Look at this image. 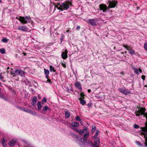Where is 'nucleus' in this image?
<instances>
[{
    "label": "nucleus",
    "instance_id": "nucleus-55",
    "mask_svg": "<svg viewBox=\"0 0 147 147\" xmlns=\"http://www.w3.org/2000/svg\"><path fill=\"white\" fill-rule=\"evenodd\" d=\"M88 93H90L91 92V90L90 89H88Z\"/></svg>",
    "mask_w": 147,
    "mask_h": 147
},
{
    "label": "nucleus",
    "instance_id": "nucleus-48",
    "mask_svg": "<svg viewBox=\"0 0 147 147\" xmlns=\"http://www.w3.org/2000/svg\"><path fill=\"white\" fill-rule=\"evenodd\" d=\"M145 76L144 75L142 76V78L143 80H145Z\"/></svg>",
    "mask_w": 147,
    "mask_h": 147
},
{
    "label": "nucleus",
    "instance_id": "nucleus-8",
    "mask_svg": "<svg viewBox=\"0 0 147 147\" xmlns=\"http://www.w3.org/2000/svg\"><path fill=\"white\" fill-rule=\"evenodd\" d=\"M15 73L17 76L19 75L21 76H22L24 74V72L20 69H17L15 71Z\"/></svg>",
    "mask_w": 147,
    "mask_h": 147
},
{
    "label": "nucleus",
    "instance_id": "nucleus-45",
    "mask_svg": "<svg viewBox=\"0 0 147 147\" xmlns=\"http://www.w3.org/2000/svg\"><path fill=\"white\" fill-rule=\"evenodd\" d=\"M87 106L88 107H92V104L91 103H89L87 104Z\"/></svg>",
    "mask_w": 147,
    "mask_h": 147
},
{
    "label": "nucleus",
    "instance_id": "nucleus-53",
    "mask_svg": "<svg viewBox=\"0 0 147 147\" xmlns=\"http://www.w3.org/2000/svg\"><path fill=\"white\" fill-rule=\"evenodd\" d=\"M60 5V3H58V5H55V9H54L55 10V9H56V8H57V7H58V6L59 5Z\"/></svg>",
    "mask_w": 147,
    "mask_h": 147
},
{
    "label": "nucleus",
    "instance_id": "nucleus-3",
    "mask_svg": "<svg viewBox=\"0 0 147 147\" xmlns=\"http://www.w3.org/2000/svg\"><path fill=\"white\" fill-rule=\"evenodd\" d=\"M71 3L69 1L65 3H62L60 5L61 7L63 10H67L69 7V6H71Z\"/></svg>",
    "mask_w": 147,
    "mask_h": 147
},
{
    "label": "nucleus",
    "instance_id": "nucleus-44",
    "mask_svg": "<svg viewBox=\"0 0 147 147\" xmlns=\"http://www.w3.org/2000/svg\"><path fill=\"white\" fill-rule=\"evenodd\" d=\"M57 8L58 9L61 10V11H63V9L61 7H57Z\"/></svg>",
    "mask_w": 147,
    "mask_h": 147
},
{
    "label": "nucleus",
    "instance_id": "nucleus-28",
    "mask_svg": "<svg viewBox=\"0 0 147 147\" xmlns=\"http://www.w3.org/2000/svg\"><path fill=\"white\" fill-rule=\"evenodd\" d=\"M6 141L4 138H3L2 140L3 145V146L5 147L6 146V144L5 143Z\"/></svg>",
    "mask_w": 147,
    "mask_h": 147
},
{
    "label": "nucleus",
    "instance_id": "nucleus-6",
    "mask_svg": "<svg viewBox=\"0 0 147 147\" xmlns=\"http://www.w3.org/2000/svg\"><path fill=\"white\" fill-rule=\"evenodd\" d=\"M107 7L106 5L100 4L99 5L100 10H102L103 12H106L107 9Z\"/></svg>",
    "mask_w": 147,
    "mask_h": 147
},
{
    "label": "nucleus",
    "instance_id": "nucleus-50",
    "mask_svg": "<svg viewBox=\"0 0 147 147\" xmlns=\"http://www.w3.org/2000/svg\"><path fill=\"white\" fill-rule=\"evenodd\" d=\"M123 47H124L125 48H126L127 50V49H129L128 48L127 46L126 45H123Z\"/></svg>",
    "mask_w": 147,
    "mask_h": 147
},
{
    "label": "nucleus",
    "instance_id": "nucleus-36",
    "mask_svg": "<svg viewBox=\"0 0 147 147\" xmlns=\"http://www.w3.org/2000/svg\"><path fill=\"white\" fill-rule=\"evenodd\" d=\"M134 127L135 128L138 129L139 128V126L135 124L134 126Z\"/></svg>",
    "mask_w": 147,
    "mask_h": 147
},
{
    "label": "nucleus",
    "instance_id": "nucleus-9",
    "mask_svg": "<svg viewBox=\"0 0 147 147\" xmlns=\"http://www.w3.org/2000/svg\"><path fill=\"white\" fill-rule=\"evenodd\" d=\"M18 29L23 31L26 32L28 30V28L25 26H21L18 27Z\"/></svg>",
    "mask_w": 147,
    "mask_h": 147
},
{
    "label": "nucleus",
    "instance_id": "nucleus-2",
    "mask_svg": "<svg viewBox=\"0 0 147 147\" xmlns=\"http://www.w3.org/2000/svg\"><path fill=\"white\" fill-rule=\"evenodd\" d=\"M30 16H25V17L20 16L18 20L23 24H26L27 22H30L31 20Z\"/></svg>",
    "mask_w": 147,
    "mask_h": 147
},
{
    "label": "nucleus",
    "instance_id": "nucleus-19",
    "mask_svg": "<svg viewBox=\"0 0 147 147\" xmlns=\"http://www.w3.org/2000/svg\"><path fill=\"white\" fill-rule=\"evenodd\" d=\"M71 125L75 127H78L79 126V124L77 122L72 123Z\"/></svg>",
    "mask_w": 147,
    "mask_h": 147
},
{
    "label": "nucleus",
    "instance_id": "nucleus-46",
    "mask_svg": "<svg viewBox=\"0 0 147 147\" xmlns=\"http://www.w3.org/2000/svg\"><path fill=\"white\" fill-rule=\"evenodd\" d=\"M61 65L64 68H65L66 67V65L64 63H61Z\"/></svg>",
    "mask_w": 147,
    "mask_h": 147
},
{
    "label": "nucleus",
    "instance_id": "nucleus-1",
    "mask_svg": "<svg viewBox=\"0 0 147 147\" xmlns=\"http://www.w3.org/2000/svg\"><path fill=\"white\" fill-rule=\"evenodd\" d=\"M89 135V132L86 133L84 135L83 138H82L80 136V139L78 140L80 142L82 143L84 145L91 147L92 146V143L90 141L86 139L88 138Z\"/></svg>",
    "mask_w": 147,
    "mask_h": 147
},
{
    "label": "nucleus",
    "instance_id": "nucleus-49",
    "mask_svg": "<svg viewBox=\"0 0 147 147\" xmlns=\"http://www.w3.org/2000/svg\"><path fill=\"white\" fill-rule=\"evenodd\" d=\"M47 81L48 82L50 83V84H51L52 83V82H51V80H50L49 79H47Z\"/></svg>",
    "mask_w": 147,
    "mask_h": 147
},
{
    "label": "nucleus",
    "instance_id": "nucleus-40",
    "mask_svg": "<svg viewBox=\"0 0 147 147\" xmlns=\"http://www.w3.org/2000/svg\"><path fill=\"white\" fill-rule=\"evenodd\" d=\"M137 144L139 146H142V144H141L140 142H139V141L136 142Z\"/></svg>",
    "mask_w": 147,
    "mask_h": 147
},
{
    "label": "nucleus",
    "instance_id": "nucleus-39",
    "mask_svg": "<svg viewBox=\"0 0 147 147\" xmlns=\"http://www.w3.org/2000/svg\"><path fill=\"white\" fill-rule=\"evenodd\" d=\"M92 146H93V147H98L99 144H92Z\"/></svg>",
    "mask_w": 147,
    "mask_h": 147
},
{
    "label": "nucleus",
    "instance_id": "nucleus-52",
    "mask_svg": "<svg viewBox=\"0 0 147 147\" xmlns=\"http://www.w3.org/2000/svg\"><path fill=\"white\" fill-rule=\"evenodd\" d=\"M46 78L47 79H49V74H47V75H45Z\"/></svg>",
    "mask_w": 147,
    "mask_h": 147
},
{
    "label": "nucleus",
    "instance_id": "nucleus-31",
    "mask_svg": "<svg viewBox=\"0 0 147 147\" xmlns=\"http://www.w3.org/2000/svg\"><path fill=\"white\" fill-rule=\"evenodd\" d=\"M133 69L134 70V73L136 74H138V69L135 68H134Z\"/></svg>",
    "mask_w": 147,
    "mask_h": 147
},
{
    "label": "nucleus",
    "instance_id": "nucleus-25",
    "mask_svg": "<svg viewBox=\"0 0 147 147\" xmlns=\"http://www.w3.org/2000/svg\"><path fill=\"white\" fill-rule=\"evenodd\" d=\"M44 72L45 75L49 74V71L48 69H46L45 68L44 69Z\"/></svg>",
    "mask_w": 147,
    "mask_h": 147
},
{
    "label": "nucleus",
    "instance_id": "nucleus-54",
    "mask_svg": "<svg viewBox=\"0 0 147 147\" xmlns=\"http://www.w3.org/2000/svg\"><path fill=\"white\" fill-rule=\"evenodd\" d=\"M0 98H2L3 99H4L3 96L0 95Z\"/></svg>",
    "mask_w": 147,
    "mask_h": 147
},
{
    "label": "nucleus",
    "instance_id": "nucleus-34",
    "mask_svg": "<svg viewBox=\"0 0 147 147\" xmlns=\"http://www.w3.org/2000/svg\"><path fill=\"white\" fill-rule=\"evenodd\" d=\"M10 74L13 77H14L16 76V74L15 73H14L12 72H11L10 73Z\"/></svg>",
    "mask_w": 147,
    "mask_h": 147
},
{
    "label": "nucleus",
    "instance_id": "nucleus-59",
    "mask_svg": "<svg viewBox=\"0 0 147 147\" xmlns=\"http://www.w3.org/2000/svg\"><path fill=\"white\" fill-rule=\"evenodd\" d=\"M18 108L19 109H21V108H22V107H18Z\"/></svg>",
    "mask_w": 147,
    "mask_h": 147
},
{
    "label": "nucleus",
    "instance_id": "nucleus-29",
    "mask_svg": "<svg viewBox=\"0 0 147 147\" xmlns=\"http://www.w3.org/2000/svg\"><path fill=\"white\" fill-rule=\"evenodd\" d=\"M8 40H9L8 39H7L6 38H3L2 39L1 41H2V42H3L6 43L8 42Z\"/></svg>",
    "mask_w": 147,
    "mask_h": 147
},
{
    "label": "nucleus",
    "instance_id": "nucleus-35",
    "mask_svg": "<svg viewBox=\"0 0 147 147\" xmlns=\"http://www.w3.org/2000/svg\"><path fill=\"white\" fill-rule=\"evenodd\" d=\"M144 46L145 50L147 51V44L146 42L144 44Z\"/></svg>",
    "mask_w": 147,
    "mask_h": 147
},
{
    "label": "nucleus",
    "instance_id": "nucleus-7",
    "mask_svg": "<svg viewBox=\"0 0 147 147\" xmlns=\"http://www.w3.org/2000/svg\"><path fill=\"white\" fill-rule=\"evenodd\" d=\"M87 131V128L86 127H84V129L81 130H78L76 129V132L81 135H82L85 132Z\"/></svg>",
    "mask_w": 147,
    "mask_h": 147
},
{
    "label": "nucleus",
    "instance_id": "nucleus-38",
    "mask_svg": "<svg viewBox=\"0 0 147 147\" xmlns=\"http://www.w3.org/2000/svg\"><path fill=\"white\" fill-rule=\"evenodd\" d=\"M64 38V36L63 34H61V38H60V40H61V42H62V41H63Z\"/></svg>",
    "mask_w": 147,
    "mask_h": 147
},
{
    "label": "nucleus",
    "instance_id": "nucleus-20",
    "mask_svg": "<svg viewBox=\"0 0 147 147\" xmlns=\"http://www.w3.org/2000/svg\"><path fill=\"white\" fill-rule=\"evenodd\" d=\"M94 142L96 144H100V140L98 138H95L94 139Z\"/></svg>",
    "mask_w": 147,
    "mask_h": 147
},
{
    "label": "nucleus",
    "instance_id": "nucleus-51",
    "mask_svg": "<svg viewBox=\"0 0 147 147\" xmlns=\"http://www.w3.org/2000/svg\"><path fill=\"white\" fill-rule=\"evenodd\" d=\"M80 26H78L77 28H76V29L77 30H78L79 29H80Z\"/></svg>",
    "mask_w": 147,
    "mask_h": 147
},
{
    "label": "nucleus",
    "instance_id": "nucleus-21",
    "mask_svg": "<svg viewBox=\"0 0 147 147\" xmlns=\"http://www.w3.org/2000/svg\"><path fill=\"white\" fill-rule=\"evenodd\" d=\"M131 92L128 89H125L123 94L125 95H127L129 94Z\"/></svg>",
    "mask_w": 147,
    "mask_h": 147
},
{
    "label": "nucleus",
    "instance_id": "nucleus-14",
    "mask_svg": "<svg viewBox=\"0 0 147 147\" xmlns=\"http://www.w3.org/2000/svg\"><path fill=\"white\" fill-rule=\"evenodd\" d=\"M71 136L74 138H75V139H76V140H79V139H80V136L77 135L76 134H71Z\"/></svg>",
    "mask_w": 147,
    "mask_h": 147
},
{
    "label": "nucleus",
    "instance_id": "nucleus-16",
    "mask_svg": "<svg viewBox=\"0 0 147 147\" xmlns=\"http://www.w3.org/2000/svg\"><path fill=\"white\" fill-rule=\"evenodd\" d=\"M49 109V108L48 106H46L44 107L42 109V113L43 114L45 113Z\"/></svg>",
    "mask_w": 147,
    "mask_h": 147
},
{
    "label": "nucleus",
    "instance_id": "nucleus-43",
    "mask_svg": "<svg viewBox=\"0 0 147 147\" xmlns=\"http://www.w3.org/2000/svg\"><path fill=\"white\" fill-rule=\"evenodd\" d=\"M42 101L43 102H46L47 101V99L45 97L43 98Z\"/></svg>",
    "mask_w": 147,
    "mask_h": 147
},
{
    "label": "nucleus",
    "instance_id": "nucleus-42",
    "mask_svg": "<svg viewBox=\"0 0 147 147\" xmlns=\"http://www.w3.org/2000/svg\"><path fill=\"white\" fill-rule=\"evenodd\" d=\"M76 120L77 121H81V119H80L79 116H78L77 117H76Z\"/></svg>",
    "mask_w": 147,
    "mask_h": 147
},
{
    "label": "nucleus",
    "instance_id": "nucleus-22",
    "mask_svg": "<svg viewBox=\"0 0 147 147\" xmlns=\"http://www.w3.org/2000/svg\"><path fill=\"white\" fill-rule=\"evenodd\" d=\"M38 109L39 110H40L42 107V106L41 105V103L40 102H38L37 103Z\"/></svg>",
    "mask_w": 147,
    "mask_h": 147
},
{
    "label": "nucleus",
    "instance_id": "nucleus-58",
    "mask_svg": "<svg viewBox=\"0 0 147 147\" xmlns=\"http://www.w3.org/2000/svg\"><path fill=\"white\" fill-rule=\"evenodd\" d=\"M23 54H24V56H25L26 55L27 53L24 52L23 53Z\"/></svg>",
    "mask_w": 147,
    "mask_h": 147
},
{
    "label": "nucleus",
    "instance_id": "nucleus-41",
    "mask_svg": "<svg viewBox=\"0 0 147 147\" xmlns=\"http://www.w3.org/2000/svg\"><path fill=\"white\" fill-rule=\"evenodd\" d=\"M27 109V108H26L24 107H22V108H21V110L23 111L26 112Z\"/></svg>",
    "mask_w": 147,
    "mask_h": 147
},
{
    "label": "nucleus",
    "instance_id": "nucleus-17",
    "mask_svg": "<svg viewBox=\"0 0 147 147\" xmlns=\"http://www.w3.org/2000/svg\"><path fill=\"white\" fill-rule=\"evenodd\" d=\"M84 99L82 98H80L79 99V100L80 101V103L83 105H84L86 103V102L85 100H84Z\"/></svg>",
    "mask_w": 147,
    "mask_h": 147
},
{
    "label": "nucleus",
    "instance_id": "nucleus-30",
    "mask_svg": "<svg viewBox=\"0 0 147 147\" xmlns=\"http://www.w3.org/2000/svg\"><path fill=\"white\" fill-rule=\"evenodd\" d=\"M125 89L122 88H119L118 89V90L120 92L123 94Z\"/></svg>",
    "mask_w": 147,
    "mask_h": 147
},
{
    "label": "nucleus",
    "instance_id": "nucleus-23",
    "mask_svg": "<svg viewBox=\"0 0 147 147\" xmlns=\"http://www.w3.org/2000/svg\"><path fill=\"white\" fill-rule=\"evenodd\" d=\"M65 115L66 117L67 118H68L70 117V113L68 112L65 111Z\"/></svg>",
    "mask_w": 147,
    "mask_h": 147
},
{
    "label": "nucleus",
    "instance_id": "nucleus-27",
    "mask_svg": "<svg viewBox=\"0 0 147 147\" xmlns=\"http://www.w3.org/2000/svg\"><path fill=\"white\" fill-rule=\"evenodd\" d=\"M0 79L3 82H5L6 81V80L4 79V77L3 76H1V74L0 75Z\"/></svg>",
    "mask_w": 147,
    "mask_h": 147
},
{
    "label": "nucleus",
    "instance_id": "nucleus-64",
    "mask_svg": "<svg viewBox=\"0 0 147 147\" xmlns=\"http://www.w3.org/2000/svg\"><path fill=\"white\" fill-rule=\"evenodd\" d=\"M9 69V67H8L7 68V69Z\"/></svg>",
    "mask_w": 147,
    "mask_h": 147
},
{
    "label": "nucleus",
    "instance_id": "nucleus-18",
    "mask_svg": "<svg viewBox=\"0 0 147 147\" xmlns=\"http://www.w3.org/2000/svg\"><path fill=\"white\" fill-rule=\"evenodd\" d=\"M127 50L129 51V53L131 55H135V53L134 51L132 49H127Z\"/></svg>",
    "mask_w": 147,
    "mask_h": 147
},
{
    "label": "nucleus",
    "instance_id": "nucleus-56",
    "mask_svg": "<svg viewBox=\"0 0 147 147\" xmlns=\"http://www.w3.org/2000/svg\"><path fill=\"white\" fill-rule=\"evenodd\" d=\"M72 129L75 130L76 131V129H77L76 128H74L73 127L72 128Z\"/></svg>",
    "mask_w": 147,
    "mask_h": 147
},
{
    "label": "nucleus",
    "instance_id": "nucleus-5",
    "mask_svg": "<svg viewBox=\"0 0 147 147\" xmlns=\"http://www.w3.org/2000/svg\"><path fill=\"white\" fill-rule=\"evenodd\" d=\"M108 2L109 3L108 7L109 8H114L117 3V1H108Z\"/></svg>",
    "mask_w": 147,
    "mask_h": 147
},
{
    "label": "nucleus",
    "instance_id": "nucleus-37",
    "mask_svg": "<svg viewBox=\"0 0 147 147\" xmlns=\"http://www.w3.org/2000/svg\"><path fill=\"white\" fill-rule=\"evenodd\" d=\"M80 95L82 97V98H84V96H85L84 94L83 93H80Z\"/></svg>",
    "mask_w": 147,
    "mask_h": 147
},
{
    "label": "nucleus",
    "instance_id": "nucleus-11",
    "mask_svg": "<svg viewBox=\"0 0 147 147\" xmlns=\"http://www.w3.org/2000/svg\"><path fill=\"white\" fill-rule=\"evenodd\" d=\"M68 52L66 50H65L64 52L62 53L61 56L63 59H65L67 57Z\"/></svg>",
    "mask_w": 147,
    "mask_h": 147
},
{
    "label": "nucleus",
    "instance_id": "nucleus-15",
    "mask_svg": "<svg viewBox=\"0 0 147 147\" xmlns=\"http://www.w3.org/2000/svg\"><path fill=\"white\" fill-rule=\"evenodd\" d=\"M26 112L28 113H29L34 115H36V114L35 112H33L32 110L28 109H27Z\"/></svg>",
    "mask_w": 147,
    "mask_h": 147
},
{
    "label": "nucleus",
    "instance_id": "nucleus-26",
    "mask_svg": "<svg viewBox=\"0 0 147 147\" xmlns=\"http://www.w3.org/2000/svg\"><path fill=\"white\" fill-rule=\"evenodd\" d=\"M5 50L4 48L0 49V52L2 54H4L5 53Z\"/></svg>",
    "mask_w": 147,
    "mask_h": 147
},
{
    "label": "nucleus",
    "instance_id": "nucleus-24",
    "mask_svg": "<svg viewBox=\"0 0 147 147\" xmlns=\"http://www.w3.org/2000/svg\"><path fill=\"white\" fill-rule=\"evenodd\" d=\"M50 70L51 71H53L55 72L56 71V70L55 69L54 67H53L52 65H50Z\"/></svg>",
    "mask_w": 147,
    "mask_h": 147
},
{
    "label": "nucleus",
    "instance_id": "nucleus-32",
    "mask_svg": "<svg viewBox=\"0 0 147 147\" xmlns=\"http://www.w3.org/2000/svg\"><path fill=\"white\" fill-rule=\"evenodd\" d=\"M96 127L95 126H92L91 129V131L92 133H94L96 130Z\"/></svg>",
    "mask_w": 147,
    "mask_h": 147
},
{
    "label": "nucleus",
    "instance_id": "nucleus-10",
    "mask_svg": "<svg viewBox=\"0 0 147 147\" xmlns=\"http://www.w3.org/2000/svg\"><path fill=\"white\" fill-rule=\"evenodd\" d=\"M17 142L16 140H12L9 142L8 144L10 146H13L16 144Z\"/></svg>",
    "mask_w": 147,
    "mask_h": 147
},
{
    "label": "nucleus",
    "instance_id": "nucleus-33",
    "mask_svg": "<svg viewBox=\"0 0 147 147\" xmlns=\"http://www.w3.org/2000/svg\"><path fill=\"white\" fill-rule=\"evenodd\" d=\"M99 131H98L97 130L95 133V135L94 136V138H96L97 137V136L99 134Z\"/></svg>",
    "mask_w": 147,
    "mask_h": 147
},
{
    "label": "nucleus",
    "instance_id": "nucleus-47",
    "mask_svg": "<svg viewBox=\"0 0 147 147\" xmlns=\"http://www.w3.org/2000/svg\"><path fill=\"white\" fill-rule=\"evenodd\" d=\"M145 138V141L146 142H145V146H147V139H146V138Z\"/></svg>",
    "mask_w": 147,
    "mask_h": 147
},
{
    "label": "nucleus",
    "instance_id": "nucleus-63",
    "mask_svg": "<svg viewBox=\"0 0 147 147\" xmlns=\"http://www.w3.org/2000/svg\"><path fill=\"white\" fill-rule=\"evenodd\" d=\"M125 53H127V51H125Z\"/></svg>",
    "mask_w": 147,
    "mask_h": 147
},
{
    "label": "nucleus",
    "instance_id": "nucleus-61",
    "mask_svg": "<svg viewBox=\"0 0 147 147\" xmlns=\"http://www.w3.org/2000/svg\"><path fill=\"white\" fill-rule=\"evenodd\" d=\"M1 86V83L0 82V86Z\"/></svg>",
    "mask_w": 147,
    "mask_h": 147
},
{
    "label": "nucleus",
    "instance_id": "nucleus-60",
    "mask_svg": "<svg viewBox=\"0 0 147 147\" xmlns=\"http://www.w3.org/2000/svg\"><path fill=\"white\" fill-rule=\"evenodd\" d=\"M69 31V30H68L67 31V32H68Z\"/></svg>",
    "mask_w": 147,
    "mask_h": 147
},
{
    "label": "nucleus",
    "instance_id": "nucleus-13",
    "mask_svg": "<svg viewBox=\"0 0 147 147\" xmlns=\"http://www.w3.org/2000/svg\"><path fill=\"white\" fill-rule=\"evenodd\" d=\"M37 97L36 96H34L33 99L32 100V101L31 103V104L33 106L35 105L37 102Z\"/></svg>",
    "mask_w": 147,
    "mask_h": 147
},
{
    "label": "nucleus",
    "instance_id": "nucleus-12",
    "mask_svg": "<svg viewBox=\"0 0 147 147\" xmlns=\"http://www.w3.org/2000/svg\"><path fill=\"white\" fill-rule=\"evenodd\" d=\"M75 86L78 89L80 90H81L82 89L81 84L79 82H76L75 83Z\"/></svg>",
    "mask_w": 147,
    "mask_h": 147
},
{
    "label": "nucleus",
    "instance_id": "nucleus-57",
    "mask_svg": "<svg viewBox=\"0 0 147 147\" xmlns=\"http://www.w3.org/2000/svg\"><path fill=\"white\" fill-rule=\"evenodd\" d=\"M139 71L141 73L142 72V69L140 68H139Z\"/></svg>",
    "mask_w": 147,
    "mask_h": 147
},
{
    "label": "nucleus",
    "instance_id": "nucleus-4",
    "mask_svg": "<svg viewBox=\"0 0 147 147\" xmlns=\"http://www.w3.org/2000/svg\"><path fill=\"white\" fill-rule=\"evenodd\" d=\"M98 20L97 18L90 19L88 20V24L93 26H96Z\"/></svg>",
    "mask_w": 147,
    "mask_h": 147
},
{
    "label": "nucleus",
    "instance_id": "nucleus-62",
    "mask_svg": "<svg viewBox=\"0 0 147 147\" xmlns=\"http://www.w3.org/2000/svg\"><path fill=\"white\" fill-rule=\"evenodd\" d=\"M1 0H0V3H1Z\"/></svg>",
    "mask_w": 147,
    "mask_h": 147
}]
</instances>
